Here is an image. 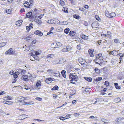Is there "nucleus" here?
Wrapping results in <instances>:
<instances>
[{"mask_svg":"<svg viewBox=\"0 0 124 124\" xmlns=\"http://www.w3.org/2000/svg\"><path fill=\"white\" fill-rule=\"evenodd\" d=\"M101 120L103 122H104L105 123V121L106 120V119L103 118H101Z\"/></svg>","mask_w":124,"mask_h":124,"instance_id":"e2e57ef3","label":"nucleus"},{"mask_svg":"<svg viewBox=\"0 0 124 124\" xmlns=\"http://www.w3.org/2000/svg\"><path fill=\"white\" fill-rule=\"evenodd\" d=\"M54 22V21L52 19L48 20L47 21V23L52 24L55 23Z\"/></svg>","mask_w":124,"mask_h":124,"instance_id":"dca6fc26","label":"nucleus"},{"mask_svg":"<svg viewBox=\"0 0 124 124\" xmlns=\"http://www.w3.org/2000/svg\"><path fill=\"white\" fill-rule=\"evenodd\" d=\"M21 74L22 75L23 74H25V72L26 71V70H22H22H21Z\"/></svg>","mask_w":124,"mask_h":124,"instance_id":"58836bf2","label":"nucleus"},{"mask_svg":"<svg viewBox=\"0 0 124 124\" xmlns=\"http://www.w3.org/2000/svg\"><path fill=\"white\" fill-rule=\"evenodd\" d=\"M33 0H30L29 1V2L30 4L31 5H33Z\"/></svg>","mask_w":124,"mask_h":124,"instance_id":"0e129e2a","label":"nucleus"},{"mask_svg":"<svg viewBox=\"0 0 124 124\" xmlns=\"http://www.w3.org/2000/svg\"><path fill=\"white\" fill-rule=\"evenodd\" d=\"M70 114H68L67 115L65 116L66 118H70Z\"/></svg>","mask_w":124,"mask_h":124,"instance_id":"052dcab7","label":"nucleus"},{"mask_svg":"<svg viewBox=\"0 0 124 124\" xmlns=\"http://www.w3.org/2000/svg\"><path fill=\"white\" fill-rule=\"evenodd\" d=\"M69 77L70 79H71V81H74L76 82L78 81V77L76 75H74L70 74L69 75Z\"/></svg>","mask_w":124,"mask_h":124,"instance_id":"f257e3e1","label":"nucleus"},{"mask_svg":"<svg viewBox=\"0 0 124 124\" xmlns=\"http://www.w3.org/2000/svg\"><path fill=\"white\" fill-rule=\"evenodd\" d=\"M31 35H30L29 36H28V37H27V38H26L27 39H28V40L30 39L31 38Z\"/></svg>","mask_w":124,"mask_h":124,"instance_id":"338daca9","label":"nucleus"},{"mask_svg":"<svg viewBox=\"0 0 124 124\" xmlns=\"http://www.w3.org/2000/svg\"><path fill=\"white\" fill-rule=\"evenodd\" d=\"M3 103H5L8 104H12L13 103V102L9 101H3Z\"/></svg>","mask_w":124,"mask_h":124,"instance_id":"4468645a","label":"nucleus"},{"mask_svg":"<svg viewBox=\"0 0 124 124\" xmlns=\"http://www.w3.org/2000/svg\"><path fill=\"white\" fill-rule=\"evenodd\" d=\"M52 81H53L52 78H46L45 81L46 83L48 84H49Z\"/></svg>","mask_w":124,"mask_h":124,"instance_id":"9d476101","label":"nucleus"},{"mask_svg":"<svg viewBox=\"0 0 124 124\" xmlns=\"http://www.w3.org/2000/svg\"><path fill=\"white\" fill-rule=\"evenodd\" d=\"M54 55L53 54H49L47 56L46 58H47L49 57L52 58L54 57Z\"/></svg>","mask_w":124,"mask_h":124,"instance_id":"2f4dec72","label":"nucleus"},{"mask_svg":"<svg viewBox=\"0 0 124 124\" xmlns=\"http://www.w3.org/2000/svg\"><path fill=\"white\" fill-rule=\"evenodd\" d=\"M97 59H99V60H101L103 61V57L102 56H101V57H99L98 58H97Z\"/></svg>","mask_w":124,"mask_h":124,"instance_id":"de8ad7c7","label":"nucleus"},{"mask_svg":"<svg viewBox=\"0 0 124 124\" xmlns=\"http://www.w3.org/2000/svg\"><path fill=\"white\" fill-rule=\"evenodd\" d=\"M51 31H52L51 30L50 31L47 33V34L48 35H51V34H53V33Z\"/></svg>","mask_w":124,"mask_h":124,"instance_id":"69168bd1","label":"nucleus"},{"mask_svg":"<svg viewBox=\"0 0 124 124\" xmlns=\"http://www.w3.org/2000/svg\"><path fill=\"white\" fill-rule=\"evenodd\" d=\"M41 81H40V80L38 81H37V82L36 84V86L37 87L40 86L41 85Z\"/></svg>","mask_w":124,"mask_h":124,"instance_id":"a878e982","label":"nucleus"},{"mask_svg":"<svg viewBox=\"0 0 124 124\" xmlns=\"http://www.w3.org/2000/svg\"><path fill=\"white\" fill-rule=\"evenodd\" d=\"M12 48H10L6 52L5 54H14L15 52L13 50Z\"/></svg>","mask_w":124,"mask_h":124,"instance_id":"20e7f679","label":"nucleus"},{"mask_svg":"<svg viewBox=\"0 0 124 124\" xmlns=\"http://www.w3.org/2000/svg\"><path fill=\"white\" fill-rule=\"evenodd\" d=\"M102 54L101 53H100L98 54L97 56H96V58H97L99 57L102 56Z\"/></svg>","mask_w":124,"mask_h":124,"instance_id":"3c124183","label":"nucleus"},{"mask_svg":"<svg viewBox=\"0 0 124 124\" xmlns=\"http://www.w3.org/2000/svg\"><path fill=\"white\" fill-rule=\"evenodd\" d=\"M81 63L84 66H86L87 65L86 62H84V63Z\"/></svg>","mask_w":124,"mask_h":124,"instance_id":"864d4df0","label":"nucleus"},{"mask_svg":"<svg viewBox=\"0 0 124 124\" xmlns=\"http://www.w3.org/2000/svg\"><path fill=\"white\" fill-rule=\"evenodd\" d=\"M36 56L39 55L41 53V52L40 50H38V51H37L36 52Z\"/></svg>","mask_w":124,"mask_h":124,"instance_id":"72a5a7b5","label":"nucleus"},{"mask_svg":"<svg viewBox=\"0 0 124 124\" xmlns=\"http://www.w3.org/2000/svg\"><path fill=\"white\" fill-rule=\"evenodd\" d=\"M6 12L8 14H9L11 13V10L10 9H7L6 10Z\"/></svg>","mask_w":124,"mask_h":124,"instance_id":"8fccbe9b","label":"nucleus"},{"mask_svg":"<svg viewBox=\"0 0 124 124\" xmlns=\"http://www.w3.org/2000/svg\"><path fill=\"white\" fill-rule=\"evenodd\" d=\"M34 33L40 36H42L43 34L40 31L37 30L34 32Z\"/></svg>","mask_w":124,"mask_h":124,"instance_id":"423d86ee","label":"nucleus"},{"mask_svg":"<svg viewBox=\"0 0 124 124\" xmlns=\"http://www.w3.org/2000/svg\"><path fill=\"white\" fill-rule=\"evenodd\" d=\"M76 33L74 31H71L69 33L70 35L71 36H74L75 35Z\"/></svg>","mask_w":124,"mask_h":124,"instance_id":"412c9836","label":"nucleus"},{"mask_svg":"<svg viewBox=\"0 0 124 124\" xmlns=\"http://www.w3.org/2000/svg\"><path fill=\"white\" fill-rule=\"evenodd\" d=\"M95 17L97 20L99 21L100 19V17L98 16L95 15Z\"/></svg>","mask_w":124,"mask_h":124,"instance_id":"79ce46f5","label":"nucleus"},{"mask_svg":"<svg viewBox=\"0 0 124 124\" xmlns=\"http://www.w3.org/2000/svg\"><path fill=\"white\" fill-rule=\"evenodd\" d=\"M30 49V46H26L25 48V51H29Z\"/></svg>","mask_w":124,"mask_h":124,"instance_id":"ea45409f","label":"nucleus"},{"mask_svg":"<svg viewBox=\"0 0 124 124\" xmlns=\"http://www.w3.org/2000/svg\"><path fill=\"white\" fill-rule=\"evenodd\" d=\"M44 14H42L40 15V16H38V17L40 19L42 18V16H44Z\"/></svg>","mask_w":124,"mask_h":124,"instance_id":"4d7b16f0","label":"nucleus"},{"mask_svg":"<svg viewBox=\"0 0 124 124\" xmlns=\"http://www.w3.org/2000/svg\"><path fill=\"white\" fill-rule=\"evenodd\" d=\"M94 70L95 71L96 73H100V71L99 69H98L95 68L94 69Z\"/></svg>","mask_w":124,"mask_h":124,"instance_id":"e433bc0d","label":"nucleus"},{"mask_svg":"<svg viewBox=\"0 0 124 124\" xmlns=\"http://www.w3.org/2000/svg\"><path fill=\"white\" fill-rule=\"evenodd\" d=\"M84 78L85 80L89 82H91L92 81V78H91L84 77Z\"/></svg>","mask_w":124,"mask_h":124,"instance_id":"2eb2a0df","label":"nucleus"},{"mask_svg":"<svg viewBox=\"0 0 124 124\" xmlns=\"http://www.w3.org/2000/svg\"><path fill=\"white\" fill-rule=\"evenodd\" d=\"M24 89L26 90H28L30 89V87H29L27 86H26L25 85L24 86Z\"/></svg>","mask_w":124,"mask_h":124,"instance_id":"bf43d9fd","label":"nucleus"},{"mask_svg":"<svg viewBox=\"0 0 124 124\" xmlns=\"http://www.w3.org/2000/svg\"><path fill=\"white\" fill-rule=\"evenodd\" d=\"M27 116H28L27 115H25L24 114L20 116V117H21V118H23V119L21 118V119H20L21 120L23 119H24L25 118H27Z\"/></svg>","mask_w":124,"mask_h":124,"instance_id":"aec40b11","label":"nucleus"},{"mask_svg":"<svg viewBox=\"0 0 124 124\" xmlns=\"http://www.w3.org/2000/svg\"><path fill=\"white\" fill-rule=\"evenodd\" d=\"M59 87L57 85H55L53 88L51 89L52 90H57L58 89Z\"/></svg>","mask_w":124,"mask_h":124,"instance_id":"c756f323","label":"nucleus"},{"mask_svg":"<svg viewBox=\"0 0 124 124\" xmlns=\"http://www.w3.org/2000/svg\"><path fill=\"white\" fill-rule=\"evenodd\" d=\"M6 98H7V100H11L12 99V98L10 96H7Z\"/></svg>","mask_w":124,"mask_h":124,"instance_id":"c9c22d12","label":"nucleus"},{"mask_svg":"<svg viewBox=\"0 0 124 124\" xmlns=\"http://www.w3.org/2000/svg\"><path fill=\"white\" fill-rule=\"evenodd\" d=\"M62 10L64 12L66 13H68V11L67 10V9L64 7L63 8Z\"/></svg>","mask_w":124,"mask_h":124,"instance_id":"4c0bfd02","label":"nucleus"},{"mask_svg":"<svg viewBox=\"0 0 124 124\" xmlns=\"http://www.w3.org/2000/svg\"><path fill=\"white\" fill-rule=\"evenodd\" d=\"M88 51L90 56L91 57H93L94 56L93 54V51L91 49H90L88 50Z\"/></svg>","mask_w":124,"mask_h":124,"instance_id":"f8f14e48","label":"nucleus"},{"mask_svg":"<svg viewBox=\"0 0 124 124\" xmlns=\"http://www.w3.org/2000/svg\"><path fill=\"white\" fill-rule=\"evenodd\" d=\"M94 62H95L96 64H99L101 66L103 62L102 61L100 60L97 58H96L94 60Z\"/></svg>","mask_w":124,"mask_h":124,"instance_id":"7ed1b4c3","label":"nucleus"},{"mask_svg":"<svg viewBox=\"0 0 124 124\" xmlns=\"http://www.w3.org/2000/svg\"><path fill=\"white\" fill-rule=\"evenodd\" d=\"M59 75H60V74L59 73L58 74L57 73H54V76H56L57 77H58V76H60Z\"/></svg>","mask_w":124,"mask_h":124,"instance_id":"5fc2aeb1","label":"nucleus"},{"mask_svg":"<svg viewBox=\"0 0 124 124\" xmlns=\"http://www.w3.org/2000/svg\"><path fill=\"white\" fill-rule=\"evenodd\" d=\"M22 22V20H19L16 22V24L17 26H19L21 25Z\"/></svg>","mask_w":124,"mask_h":124,"instance_id":"1a4fd4ad","label":"nucleus"},{"mask_svg":"<svg viewBox=\"0 0 124 124\" xmlns=\"http://www.w3.org/2000/svg\"><path fill=\"white\" fill-rule=\"evenodd\" d=\"M36 99L39 101H41L42 100V99L40 97H37Z\"/></svg>","mask_w":124,"mask_h":124,"instance_id":"13d9d810","label":"nucleus"},{"mask_svg":"<svg viewBox=\"0 0 124 124\" xmlns=\"http://www.w3.org/2000/svg\"><path fill=\"white\" fill-rule=\"evenodd\" d=\"M28 76L27 75H23L21 77V78L22 80H24L26 81H28Z\"/></svg>","mask_w":124,"mask_h":124,"instance_id":"39448f33","label":"nucleus"},{"mask_svg":"<svg viewBox=\"0 0 124 124\" xmlns=\"http://www.w3.org/2000/svg\"><path fill=\"white\" fill-rule=\"evenodd\" d=\"M32 23H31L28 26L29 27L30 29H31L32 28Z\"/></svg>","mask_w":124,"mask_h":124,"instance_id":"680f3d73","label":"nucleus"},{"mask_svg":"<svg viewBox=\"0 0 124 124\" xmlns=\"http://www.w3.org/2000/svg\"><path fill=\"white\" fill-rule=\"evenodd\" d=\"M35 21L38 24H41L42 23L41 21L38 19H36Z\"/></svg>","mask_w":124,"mask_h":124,"instance_id":"cd10ccee","label":"nucleus"},{"mask_svg":"<svg viewBox=\"0 0 124 124\" xmlns=\"http://www.w3.org/2000/svg\"><path fill=\"white\" fill-rule=\"evenodd\" d=\"M55 43H56V42H54L51 44V46L53 48H54L57 47V46H56V45L55 44Z\"/></svg>","mask_w":124,"mask_h":124,"instance_id":"7c9ffc66","label":"nucleus"},{"mask_svg":"<svg viewBox=\"0 0 124 124\" xmlns=\"http://www.w3.org/2000/svg\"><path fill=\"white\" fill-rule=\"evenodd\" d=\"M70 30V29L69 28H66L64 30V32L66 34H68Z\"/></svg>","mask_w":124,"mask_h":124,"instance_id":"bb28decb","label":"nucleus"},{"mask_svg":"<svg viewBox=\"0 0 124 124\" xmlns=\"http://www.w3.org/2000/svg\"><path fill=\"white\" fill-rule=\"evenodd\" d=\"M110 14H109V12L108 11H106L105 12V15L108 17L109 18L110 16Z\"/></svg>","mask_w":124,"mask_h":124,"instance_id":"c85d7f7f","label":"nucleus"},{"mask_svg":"<svg viewBox=\"0 0 124 124\" xmlns=\"http://www.w3.org/2000/svg\"><path fill=\"white\" fill-rule=\"evenodd\" d=\"M84 24L85 26H87L88 25V23L86 21H85L84 22Z\"/></svg>","mask_w":124,"mask_h":124,"instance_id":"603ef678","label":"nucleus"},{"mask_svg":"<svg viewBox=\"0 0 124 124\" xmlns=\"http://www.w3.org/2000/svg\"><path fill=\"white\" fill-rule=\"evenodd\" d=\"M26 28L27 30L28 31H29L31 29L28 26H27L26 27Z\"/></svg>","mask_w":124,"mask_h":124,"instance_id":"774afa93","label":"nucleus"},{"mask_svg":"<svg viewBox=\"0 0 124 124\" xmlns=\"http://www.w3.org/2000/svg\"><path fill=\"white\" fill-rule=\"evenodd\" d=\"M80 36L83 39H88V36H86L84 35H80Z\"/></svg>","mask_w":124,"mask_h":124,"instance_id":"9b49d317","label":"nucleus"},{"mask_svg":"<svg viewBox=\"0 0 124 124\" xmlns=\"http://www.w3.org/2000/svg\"><path fill=\"white\" fill-rule=\"evenodd\" d=\"M66 60L64 59H61L58 62L59 63H63Z\"/></svg>","mask_w":124,"mask_h":124,"instance_id":"b1692460","label":"nucleus"},{"mask_svg":"<svg viewBox=\"0 0 124 124\" xmlns=\"http://www.w3.org/2000/svg\"><path fill=\"white\" fill-rule=\"evenodd\" d=\"M102 79V78L101 77H98L96 79H94V82L95 83V82L96 81H99Z\"/></svg>","mask_w":124,"mask_h":124,"instance_id":"4be33fe9","label":"nucleus"},{"mask_svg":"<svg viewBox=\"0 0 124 124\" xmlns=\"http://www.w3.org/2000/svg\"><path fill=\"white\" fill-rule=\"evenodd\" d=\"M68 51H69L71 50V47L70 46H67L66 47Z\"/></svg>","mask_w":124,"mask_h":124,"instance_id":"f704fd0d","label":"nucleus"},{"mask_svg":"<svg viewBox=\"0 0 124 124\" xmlns=\"http://www.w3.org/2000/svg\"><path fill=\"white\" fill-rule=\"evenodd\" d=\"M119 51H116L115 50H113L112 51V53H111V54L115 56H117L118 53H119Z\"/></svg>","mask_w":124,"mask_h":124,"instance_id":"6e6552de","label":"nucleus"},{"mask_svg":"<svg viewBox=\"0 0 124 124\" xmlns=\"http://www.w3.org/2000/svg\"><path fill=\"white\" fill-rule=\"evenodd\" d=\"M115 100L117 101V102H118L120 101H121V99L120 98H116Z\"/></svg>","mask_w":124,"mask_h":124,"instance_id":"49530a36","label":"nucleus"},{"mask_svg":"<svg viewBox=\"0 0 124 124\" xmlns=\"http://www.w3.org/2000/svg\"><path fill=\"white\" fill-rule=\"evenodd\" d=\"M54 44L55 45H56V46H57V47H60L62 45V44L60 43L59 42H56V43H55Z\"/></svg>","mask_w":124,"mask_h":124,"instance_id":"6ab92c4d","label":"nucleus"},{"mask_svg":"<svg viewBox=\"0 0 124 124\" xmlns=\"http://www.w3.org/2000/svg\"><path fill=\"white\" fill-rule=\"evenodd\" d=\"M62 52H65L68 51V50H67L66 47L64 48L63 49H62Z\"/></svg>","mask_w":124,"mask_h":124,"instance_id":"09e8293b","label":"nucleus"},{"mask_svg":"<svg viewBox=\"0 0 124 124\" xmlns=\"http://www.w3.org/2000/svg\"><path fill=\"white\" fill-rule=\"evenodd\" d=\"M116 14L115 13L112 12L110 13V17H109V18H112L116 16Z\"/></svg>","mask_w":124,"mask_h":124,"instance_id":"f3484780","label":"nucleus"},{"mask_svg":"<svg viewBox=\"0 0 124 124\" xmlns=\"http://www.w3.org/2000/svg\"><path fill=\"white\" fill-rule=\"evenodd\" d=\"M78 41L80 43H82L83 42V40L82 39H80V38H79V39H78Z\"/></svg>","mask_w":124,"mask_h":124,"instance_id":"6e6d98bb","label":"nucleus"},{"mask_svg":"<svg viewBox=\"0 0 124 124\" xmlns=\"http://www.w3.org/2000/svg\"><path fill=\"white\" fill-rule=\"evenodd\" d=\"M31 56H35L36 55V51L33 50H32L31 51Z\"/></svg>","mask_w":124,"mask_h":124,"instance_id":"5701e85b","label":"nucleus"},{"mask_svg":"<svg viewBox=\"0 0 124 124\" xmlns=\"http://www.w3.org/2000/svg\"><path fill=\"white\" fill-rule=\"evenodd\" d=\"M115 86L116 88L118 89H120L121 88L120 86L118 85V84L117 83H114Z\"/></svg>","mask_w":124,"mask_h":124,"instance_id":"ddd939ff","label":"nucleus"},{"mask_svg":"<svg viewBox=\"0 0 124 124\" xmlns=\"http://www.w3.org/2000/svg\"><path fill=\"white\" fill-rule=\"evenodd\" d=\"M99 23L97 22H95L93 23L91 25L92 27L93 28H97L99 26Z\"/></svg>","mask_w":124,"mask_h":124,"instance_id":"f03ea898","label":"nucleus"},{"mask_svg":"<svg viewBox=\"0 0 124 124\" xmlns=\"http://www.w3.org/2000/svg\"><path fill=\"white\" fill-rule=\"evenodd\" d=\"M61 74L63 77L64 78H65L66 75H65V73L66 71L64 70H63L61 72Z\"/></svg>","mask_w":124,"mask_h":124,"instance_id":"393cba45","label":"nucleus"},{"mask_svg":"<svg viewBox=\"0 0 124 124\" xmlns=\"http://www.w3.org/2000/svg\"><path fill=\"white\" fill-rule=\"evenodd\" d=\"M0 44L1 46L3 47L5 45L6 43L5 42H3L1 43Z\"/></svg>","mask_w":124,"mask_h":124,"instance_id":"37998d69","label":"nucleus"},{"mask_svg":"<svg viewBox=\"0 0 124 124\" xmlns=\"http://www.w3.org/2000/svg\"><path fill=\"white\" fill-rule=\"evenodd\" d=\"M114 41L115 43H117L119 42V40L118 39H114Z\"/></svg>","mask_w":124,"mask_h":124,"instance_id":"a18cd8bd","label":"nucleus"},{"mask_svg":"<svg viewBox=\"0 0 124 124\" xmlns=\"http://www.w3.org/2000/svg\"><path fill=\"white\" fill-rule=\"evenodd\" d=\"M32 16V13L31 12H29L26 14V16L28 18H34L35 19L34 17H33Z\"/></svg>","mask_w":124,"mask_h":124,"instance_id":"0eeeda50","label":"nucleus"},{"mask_svg":"<svg viewBox=\"0 0 124 124\" xmlns=\"http://www.w3.org/2000/svg\"><path fill=\"white\" fill-rule=\"evenodd\" d=\"M81 45H78L77 46V48L79 50H80L81 49Z\"/></svg>","mask_w":124,"mask_h":124,"instance_id":"a19ab883","label":"nucleus"},{"mask_svg":"<svg viewBox=\"0 0 124 124\" xmlns=\"http://www.w3.org/2000/svg\"><path fill=\"white\" fill-rule=\"evenodd\" d=\"M73 17L74 18H75L77 19H80V16L78 15H75L73 16Z\"/></svg>","mask_w":124,"mask_h":124,"instance_id":"a211bd4d","label":"nucleus"},{"mask_svg":"<svg viewBox=\"0 0 124 124\" xmlns=\"http://www.w3.org/2000/svg\"><path fill=\"white\" fill-rule=\"evenodd\" d=\"M60 4L63 7L64 6V5L65 4V2L63 0H60Z\"/></svg>","mask_w":124,"mask_h":124,"instance_id":"473e14b6","label":"nucleus"},{"mask_svg":"<svg viewBox=\"0 0 124 124\" xmlns=\"http://www.w3.org/2000/svg\"><path fill=\"white\" fill-rule=\"evenodd\" d=\"M104 84L106 86H107L109 85L108 82L107 81H106L105 83Z\"/></svg>","mask_w":124,"mask_h":124,"instance_id":"c03bdc74","label":"nucleus"}]
</instances>
